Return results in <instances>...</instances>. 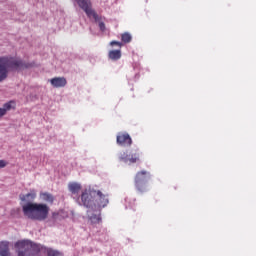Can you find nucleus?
Returning a JSON list of instances; mask_svg holds the SVG:
<instances>
[{
    "mask_svg": "<svg viewBox=\"0 0 256 256\" xmlns=\"http://www.w3.org/2000/svg\"><path fill=\"white\" fill-rule=\"evenodd\" d=\"M75 1L78 7H80V9H82V11L86 13L89 19L93 17L95 21H99V15L97 14V12H95V10H93V4L91 3V0H75Z\"/></svg>",
    "mask_w": 256,
    "mask_h": 256,
    "instance_id": "obj_6",
    "label": "nucleus"
},
{
    "mask_svg": "<svg viewBox=\"0 0 256 256\" xmlns=\"http://www.w3.org/2000/svg\"><path fill=\"white\" fill-rule=\"evenodd\" d=\"M37 194L29 192L28 194H20L19 198L22 201V213L27 219L32 221H45L49 217L50 208L47 204L33 203Z\"/></svg>",
    "mask_w": 256,
    "mask_h": 256,
    "instance_id": "obj_1",
    "label": "nucleus"
},
{
    "mask_svg": "<svg viewBox=\"0 0 256 256\" xmlns=\"http://www.w3.org/2000/svg\"><path fill=\"white\" fill-rule=\"evenodd\" d=\"M52 87L59 89L61 87H66L67 79L65 77H55L50 80Z\"/></svg>",
    "mask_w": 256,
    "mask_h": 256,
    "instance_id": "obj_10",
    "label": "nucleus"
},
{
    "mask_svg": "<svg viewBox=\"0 0 256 256\" xmlns=\"http://www.w3.org/2000/svg\"><path fill=\"white\" fill-rule=\"evenodd\" d=\"M57 217H59V213H57V212L52 213V218L54 220H57Z\"/></svg>",
    "mask_w": 256,
    "mask_h": 256,
    "instance_id": "obj_21",
    "label": "nucleus"
},
{
    "mask_svg": "<svg viewBox=\"0 0 256 256\" xmlns=\"http://www.w3.org/2000/svg\"><path fill=\"white\" fill-rule=\"evenodd\" d=\"M40 197L46 203L53 204V201H55V197H53L51 193L44 192L40 195Z\"/></svg>",
    "mask_w": 256,
    "mask_h": 256,
    "instance_id": "obj_14",
    "label": "nucleus"
},
{
    "mask_svg": "<svg viewBox=\"0 0 256 256\" xmlns=\"http://www.w3.org/2000/svg\"><path fill=\"white\" fill-rule=\"evenodd\" d=\"M97 190L95 189H86L81 194L82 205L87 209H97V204L93 197H96Z\"/></svg>",
    "mask_w": 256,
    "mask_h": 256,
    "instance_id": "obj_5",
    "label": "nucleus"
},
{
    "mask_svg": "<svg viewBox=\"0 0 256 256\" xmlns=\"http://www.w3.org/2000/svg\"><path fill=\"white\" fill-rule=\"evenodd\" d=\"M108 57L112 61H119V59H121V50H111V51H109Z\"/></svg>",
    "mask_w": 256,
    "mask_h": 256,
    "instance_id": "obj_13",
    "label": "nucleus"
},
{
    "mask_svg": "<svg viewBox=\"0 0 256 256\" xmlns=\"http://www.w3.org/2000/svg\"><path fill=\"white\" fill-rule=\"evenodd\" d=\"M0 256H9V242L0 243Z\"/></svg>",
    "mask_w": 256,
    "mask_h": 256,
    "instance_id": "obj_12",
    "label": "nucleus"
},
{
    "mask_svg": "<svg viewBox=\"0 0 256 256\" xmlns=\"http://www.w3.org/2000/svg\"><path fill=\"white\" fill-rule=\"evenodd\" d=\"M115 45H116L117 47H119L120 49L123 47V43H121V42H119V41L113 40V41L110 42V46H111V47H115Z\"/></svg>",
    "mask_w": 256,
    "mask_h": 256,
    "instance_id": "obj_18",
    "label": "nucleus"
},
{
    "mask_svg": "<svg viewBox=\"0 0 256 256\" xmlns=\"http://www.w3.org/2000/svg\"><path fill=\"white\" fill-rule=\"evenodd\" d=\"M116 141L117 144L121 145L122 147H131V145H133V140L131 139V136L127 132L118 133Z\"/></svg>",
    "mask_w": 256,
    "mask_h": 256,
    "instance_id": "obj_7",
    "label": "nucleus"
},
{
    "mask_svg": "<svg viewBox=\"0 0 256 256\" xmlns=\"http://www.w3.org/2000/svg\"><path fill=\"white\" fill-rule=\"evenodd\" d=\"M13 105H15V101H9L3 105L2 110L5 115H7V111H11V109H13Z\"/></svg>",
    "mask_w": 256,
    "mask_h": 256,
    "instance_id": "obj_16",
    "label": "nucleus"
},
{
    "mask_svg": "<svg viewBox=\"0 0 256 256\" xmlns=\"http://www.w3.org/2000/svg\"><path fill=\"white\" fill-rule=\"evenodd\" d=\"M90 221L93 225H97L98 223H101V213L97 214H93L92 216H90Z\"/></svg>",
    "mask_w": 256,
    "mask_h": 256,
    "instance_id": "obj_17",
    "label": "nucleus"
},
{
    "mask_svg": "<svg viewBox=\"0 0 256 256\" xmlns=\"http://www.w3.org/2000/svg\"><path fill=\"white\" fill-rule=\"evenodd\" d=\"M96 196H98V198L95 200L97 208L99 209V212L101 211V209L107 207V205H109V195L107 194H103V192H101V190H96Z\"/></svg>",
    "mask_w": 256,
    "mask_h": 256,
    "instance_id": "obj_8",
    "label": "nucleus"
},
{
    "mask_svg": "<svg viewBox=\"0 0 256 256\" xmlns=\"http://www.w3.org/2000/svg\"><path fill=\"white\" fill-rule=\"evenodd\" d=\"M5 115V110L3 108H0V117H4Z\"/></svg>",
    "mask_w": 256,
    "mask_h": 256,
    "instance_id": "obj_22",
    "label": "nucleus"
},
{
    "mask_svg": "<svg viewBox=\"0 0 256 256\" xmlns=\"http://www.w3.org/2000/svg\"><path fill=\"white\" fill-rule=\"evenodd\" d=\"M99 29H100V31H105V23L104 22H99Z\"/></svg>",
    "mask_w": 256,
    "mask_h": 256,
    "instance_id": "obj_20",
    "label": "nucleus"
},
{
    "mask_svg": "<svg viewBox=\"0 0 256 256\" xmlns=\"http://www.w3.org/2000/svg\"><path fill=\"white\" fill-rule=\"evenodd\" d=\"M68 189H69L70 193H72L73 195H77V193H79V191H81V184H79L77 182H70L68 184Z\"/></svg>",
    "mask_w": 256,
    "mask_h": 256,
    "instance_id": "obj_11",
    "label": "nucleus"
},
{
    "mask_svg": "<svg viewBox=\"0 0 256 256\" xmlns=\"http://www.w3.org/2000/svg\"><path fill=\"white\" fill-rule=\"evenodd\" d=\"M15 249L18 256H36L40 253H47V256H63L58 250L35 244L29 240L16 242Z\"/></svg>",
    "mask_w": 256,
    "mask_h": 256,
    "instance_id": "obj_2",
    "label": "nucleus"
},
{
    "mask_svg": "<svg viewBox=\"0 0 256 256\" xmlns=\"http://www.w3.org/2000/svg\"><path fill=\"white\" fill-rule=\"evenodd\" d=\"M141 157V152L137 151L132 154H128L124 152L120 155L119 159L123 161V163H137Z\"/></svg>",
    "mask_w": 256,
    "mask_h": 256,
    "instance_id": "obj_9",
    "label": "nucleus"
},
{
    "mask_svg": "<svg viewBox=\"0 0 256 256\" xmlns=\"http://www.w3.org/2000/svg\"><path fill=\"white\" fill-rule=\"evenodd\" d=\"M133 40V36H131V33L129 32H124L121 34V41L122 43H131V41Z\"/></svg>",
    "mask_w": 256,
    "mask_h": 256,
    "instance_id": "obj_15",
    "label": "nucleus"
},
{
    "mask_svg": "<svg viewBox=\"0 0 256 256\" xmlns=\"http://www.w3.org/2000/svg\"><path fill=\"white\" fill-rule=\"evenodd\" d=\"M29 64L23 60L11 56H0V83L9 77L10 71H21L27 69Z\"/></svg>",
    "mask_w": 256,
    "mask_h": 256,
    "instance_id": "obj_3",
    "label": "nucleus"
},
{
    "mask_svg": "<svg viewBox=\"0 0 256 256\" xmlns=\"http://www.w3.org/2000/svg\"><path fill=\"white\" fill-rule=\"evenodd\" d=\"M151 179V174L146 170H141L136 173L134 185L139 193L147 191V180Z\"/></svg>",
    "mask_w": 256,
    "mask_h": 256,
    "instance_id": "obj_4",
    "label": "nucleus"
},
{
    "mask_svg": "<svg viewBox=\"0 0 256 256\" xmlns=\"http://www.w3.org/2000/svg\"><path fill=\"white\" fill-rule=\"evenodd\" d=\"M5 167H7V161L0 160V169H5Z\"/></svg>",
    "mask_w": 256,
    "mask_h": 256,
    "instance_id": "obj_19",
    "label": "nucleus"
}]
</instances>
